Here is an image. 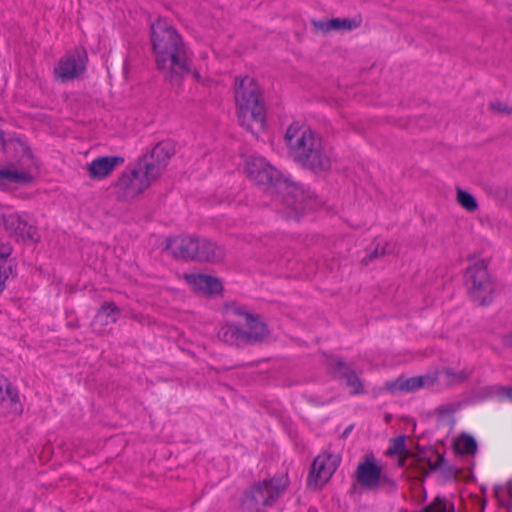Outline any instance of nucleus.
I'll return each mask as SVG.
<instances>
[{
  "instance_id": "nucleus-1",
  "label": "nucleus",
  "mask_w": 512,
  "mask_h": 512,
  "mask_svg": "<svg viewBox=\"0 0 512 512\" xmlns=\"http://www.w3.org/2000/svg\"><path fill=\"white\" fill-rule=\"evenodd\" d=\"M150 40L157 67L168 77L184 73L201 83L208 77L198 70H190L187 47L177 30L164 18H157L151 24Z\"/></svg>"
},
{
  "instance_id": "nucleus-2",
  "label": "nucleus",
  "mask_w": 512,
  "mask_h": 512,
  "mask_svg": "<svg viewBox=\"0 0 512 512\" xmlns=\"http://www.w3.org/2000/svg\"><path fill=\"white\" fill-rule=\"evenodd\" d=\"M244 169L255 184L264 187L271 194H277L287 206L296 211L306 210V202L311 198L310 193L303 186L292 182L288 175L276 169L265 158L249 157Z\"/></svg>"
},
{
  "instance_id": "nucleus-3",
  "label": "nucleus",
  "mask_w": 512,
  "mask_h": 512,
  "mask_svg": "<svg viewBox=\"0 0 512 512\" xmlns=\"http://www.w3.org/2000/svg\"><path fill=\"white\" fill-rule=\"evenodd\" d=\"M284 145L288 156L303 168L316 171L320 164V137L308 123L296 120L284 133Z\"/></svg>"
},
{
  "instance_id": "nucleus-4",
  "label": "nucleus",
  "mask_w": 512,
  "mask_h": 512,
  "mask_svg": "<svg viewBox=\"0 0 512 512\" xmlns=\"http://www.w3.org/2000/svg\"><path fill=\"white\" fill-rule=\"evenodd\" d=\"M235 101L241 126L259 135L266 127V110L261 91L250 76L235 80Z\"/></svg>"
},
{
  "instance_id": "nucleus-5",
  "label": "nucleus",
  "mask_w": 512,
  "mask_h": 512,
  "mask_svg": "<svg viewBox=\"0 0 512 512\" xmlns=\"http://www.w3.org/2000/svg\"><path fill=\"white\" fill-rule=\"evenodd\" d=\"M224 316L226 324L220 328L218 337L226 343L233 344L242 339L258 340L268 333L266 325L243 306L227 304Z\"/></svg>"
},
{
  "instance_id": "nucleus-6",
  "label": "nucleus",
  "mask_w": 512,
  "mask_h": 512,
  "mask_svg": "<svg viewBox=\"0 0 512 512\" xmlns=\"http://www.w3.org/2000/svg\"><path fill=\"white\" fill-rule=\"evenodd\" d=\"M354 492L376 491L380 488L394 489V481L386 473L384 464L374 454H365L358 462L352 476Z\"/></svg>"
},
{
  "instance_id": "nucleus-7",
  "label": "nucleus",
  "mask_w": 512,
  "mask_h": 512,
  "mask_svg": "<svg viewBox=\"0 0 512 512\" xmlns=\"http://www.w3.org/2000/svg\"><path fill=\"white\" fill-rule=\"evenodd\" d=\"M15 146L20 148L22 155L17 161L0 167V180L21 185L32 183L39 175V163L24 144L12 140L3 143L7 152Z\"/></svg>"
},
{
  "instance_id": "nucleus-8",
  "label": "nucleus",
  "mask_w": 512,
  "mask_h": 512,
  "mask_svg": "<svg viewBox=\"0 0 512 512\" xmlns=\"http://www.w3.org/2000/svg\"><path fill=\"white\" fill-rule=\"evenodd\" d=\"M465 285L472 300L479 305L490 304L495 295V283L484 259L472 261L466 269Z\"/></svg>"
},
{
  "instance_id": "nucleus-9",
  "label": "nucleus",
  "mask_w": 512,
  "mask_h": 512,
  "mask_svg": "<svg viewBox=\"0 0 512 512\" xmlns=\"http://www.w3.org/2000/svg\"><path fill=\"white\" fill-rule=\"evenodd\" d=\"M157 179V171L152 167L145 168L142 164L123 173L114 189L116 197L122 201H128L142 194L153 181Z\"/></svg>"
},
{
  "instance_id": "nucleus-10",
  "label": "nucleus",
  "mask_w": 512,
  "mask_h": 512,
  "mask_svg": "<svg viewBox=\"0 0 512 512\" xmlns=\"http://www.w3.org/2000/svg\"><path fill=\"white\" fill-rule=\"evenodd\" d=\"M439 380L437 370H429L426 374L413 377H399L395 380L386 382L385 389L393 394H404L417 392L420 389H426L434 386Z\"/></svg>"
},
{
  "instance_id": "nucleus-11",
  "label": "nucleus",
  "mask_w": 512,
  "mask_h": 512,
  "mask_svg": "<svg viewBox=\"0 0 512 512\" xmlns=\"http://www.w3.org/2000/svg\"><path fill=\"white\" fill-rule=\"evenodd\" d=\"M87 54L84 49L76 48L63 56L56 67L54 74L61 81L73 80L86 69Z\"/></svg>"
},
{
  "instance_id": "nucleus-12",
  "label": "nucleus",
  "mask_w": 512,
  "mask_h": 512,
  "mask_svg": "<svg viewBox=\"0 0 512 512\" xmlns=\"http://www.w3.org/2000/svg\"><path fill=\"white\" fill-rule=\"evenodd\" d=\"M5 228L23 240L36 241L37 228L34 219L28 214L11 213L3 217Z\"/></svg>"
},
{
  "instance_id": "nucleus-13",
  "label": "nucleus",
  "mask_w": 512,
  "mask_h": 512,
  "mask_svg": "<svg viewBox=\"0 0 512 512\" xmlns=\"http://www.w3.org/2000/svg\"><path fill=\"white\" fill-rule=\"evenodd\" d=\"M323 364H325L327 371L333 376L345 379L351 393L360 394L364 391V385L358 375L339 358L326 356L325 359H322Z\"/></svg>"
},
{
  "instance_id": "nucleus-14",
  "label": "nucleus",
  "mask_w": 512,
  "mask_h": 512,
  "mask_svg": "<svg viewBox=\"0 0 512 512\" xmlns=\"http://www.w3.org/2000/svg\"><path fill=\"white\" fill-rule=\"evenodd\" d=\"M287 479L285 476L274 478L264 482L253 489V498L257 503L270 505L286 488Z\"/></svg>"
},
{
  "instance_id": "nucleus-15",
  "label": "nucleus",
  "mask_w": 512,
  "mask_h": 512,
  "mask_svg": "<svg viewBox=\"0 0 512 512\" xmlns=\"http://www.w3.org/2000/svg\"><path fill=\"white\" fill-rule=\"evenodd\" d=\"M184 279L193 291L204 295L220 293L223 288L219 279L206 274H186Z\"/></svg>"
},
{
  "instance_id": "nucleus-16",
  "label": "nucleus",
  "mask_w": 512,
  "mask_h": 512,
  "mask_svg": "<svg viewBox=\"0 0 512 512\" xmlns=\"http://www.w3.org/2000/svg\"><path fill=\"white\" fill-rule=\"evenodd\" d=\"M175 153L174 144L171 141L158 143L151 151L150 157L142 164L145 168L152 167L157 171V178L167 165L168 159Z\"/></svg>"
},
{
  "instance_id": "nucleus-17",
  "label": "nucleus",
  "mask_w": 512,
  "mask_h": 512,
  "mask_svg": "<svg viewBox=\"0 0 512 512\" xmlns=\"http://www.w3.org/2000/svg\"><path fill=\"white\" fill-rule=\"evenodd\" d=\"M122 163L123 159L118 156H100L87 165V173L93 180H103Z\"/></svg>"
},
{
  "instance_id": "nucleus-18",
  "label": "nucleus",
  "mask_w": 512,
  "mask_h": 512,
  "mask_svg": "<svg viewBox=\"0 0 512 512\" xmlns=\"http://www.w3.org/2000/svg\"><path fill=\"white\" fill-rule=\"evenodd\" d=\"M198 239L191 236H177L169 239L168 249L177 258L197 259Z\"/></svg>"
},
{
  "instance_id": "nucleus-19",
  "label": "nucleus",
  "mask_w": 512,
  "mask_h": 512,
  "mask_svg": "<svg viewBox=\"0 0 512 512\" xmlns=\"http://www.w3.org/2000/svg\"><path fill=\"white\" fill-rule=\"evenodd\" d=\"M198 244L199 246L197 247V260L218 261L222 259L224 251L215 243L206 239H198Z\"/></svg>"
},
{
  "instance_id": "nucleus-20",
  "label": "nucleus",
  "mask_w": 512,
  "mask_h": 512,
  "mask_svg": "<svg viewBox=\"0 0 512 512\" xmlns=\"http://www.w3.org/2000/svg\"><path fill=\"white\" fill-rule=\"evenodd\" d=\"M361 23L360 18H334L322 22V32L323 31H351L357 27H359Z\"/></svg>"
},
{
  "instance_id": "nucleus-21",
  "label": "nucleus",
  "mask_w": 512,
  "mask_h": 512,
  "mask_svg": "<svg viewBox=\"0 0 512 512\" xmlns=\"http://www.w3.org/2000/svg\"><path fill=\"white\" fill-rule=\"evenodd\" d=\"M119 311L113 303H105L95 316L93 326L107 325L117 320Z\"/></svg>"
},
{
  "instance_id": "nucleus-22",
  "label": "nucleus",
  "mask_w": 512,
  "mask_h": 512,
  "mask_svg": "<svg viewBox=\"0 0 512 512\" xmlns=\"http://www.w3.org/2000/svg\"><path fill=\"white\" fill-rule=\"evenodd\" d=\"M0 399L3 402L9 401L11 404V410L14 413L21 412V406L18 402L16 393L11 389L9 382L3 376L0 375Z\"/></svg>"
},
{
  "instance_id": "nucleus-23",
  "label": "nucleus",
  "mask_w": 512,
  "mask_h": 512,
  "mask_svg": "<svg viewBox=\"0 0 512 512\" xmlns=\"http://www.w3.org/2000/svg\"><path fill=\"white\" fill-rule=\"evenodd\" d=\"M341 462V456L338 453H327L322 455V480L327 481L337 470Z\"/></svg>"
},
{
  "instance_id": "nucleus-24",
  "label": "nucleus",
  "mask_w": 512,
  "mask_h": 512,
  "mask_svg": "<svg viewBox=\"0 0 512 512\" xmlns=\"http://www.w3.org/2000/svg\"><path fill=\"white\" fill-rule=\"evenodd\" d=\"M454 449L462 455H473L477 450V443L473 437L463 434L454 441Z\"/></svg>"
},
{
  "instance_id": "nucleus-25",
  "label": "nucleus",
  "mask_w": 512,
  "mask_h": 512,
  "mask_svg": "<svg viewBox=\"0 0 512 512\" xmlns=\"http://www.w3.org/2000/svg\"><path fill=\"white\" fill-rule=\"evenodd\" d=\"M456 201L467 212L472 213L478 209V202L476 198L462 188L456 189Z\"/></svg>"
},
{
  "instance_id": "nucleus-26",
  "label": "nucleus",
  "mask_w": 512,
  "mask_h": 512,
  "mask_svg": "<svg viewBox=\"0 0 512 512\" xmlns=\"http://www.w3.org/2000/svg\"><path fill=\"white\" fill-rule=\"evenodd\" d=\"M424 512H454L453 505L443 497H436L432 503L423 509Z\"/></svg>"
},
{
  "instance_id": "nucleus-27",
  "label": "nucleus",
  "mask_w": 512,
  "mask_h": 512,
  "mask_svg": "<svg viewBox=\"0 0 512 512\" xmlns=\"http://www.w3.org/2000/svg\"><path fill=\"white\" fill-rule=\"evenodd\" d=\"M394 250V245L385 240H378L374 250L369 255V260H372L376 257L383 256L385 254L392 253Z\"/></svg>"
},
{
  "instance_id": "nucleus-28",
  "label": "nucleus",
  "mask_w": 512,
  "mask_h": 512,
  "mask_svg": "<svg viewBox=\"0 0 512 512\" xmlns=\"http://www.w3.org/2000/svg\"><path fill=\"white\" fill-rule=\"evenodd\" d=\"M14 264L13 262L0 261V292L5 288L7 280L13 275Z\"/></svg>"
},
{
  "instance_id": "nucleus-29",
  "label": "nucleus",
  "mask_w": 512,
  "mask_h": 512,
  "mask_svg": "<svg viewBox=\"0 0 512 512\" xmlns=\"http://www.w3.org/2000/svg\"><path fill=\"white\" fill-rule=\"evenodd\" d=\"M436 370L439 372V378L441 376H445L446 377V382L449 383V384L457 382V381L462 380V379L465 378V374L463 372H455L451 368H445V369H442V370L436 369Z\"/></svg>"
},
{
  "instance_id": "nucleus-30",
  "label": "nucleus",
  "mask_w": 512,
  "mask_h": 512,
  "mask_svg": "<svg viewBox=\"0 0 512 512\" xmlns=\"http://www.w3.org/2000/svg\"><path fill=\"white\" fill-rule=\"evenodd\" d=\"M492 393L501 401H512V386L492 387Z\"/></svg>"
},
{
  "instance_id": "nucleus-31",
  "label": "nucleus",
  "mask_w": 512,
  "mask_h": 512,
  "mask_svg": "<svg viewBox=\"0 0 512 512\" xmlns=\"http://www.w3.org/2000/svg\"><path fill=\"white\" fill-rule=\"evenodd\" d=\"M317 461L318 457L314 460L310 475L307 479V484L312 489H317L319 486L320 467H317Z\"/></svg>"
},
{
  "instance_id": "nucleus-32",
  "label": "nucleus",
  "mask_w": 512,
  "mask_h": 512,
  "mask_svg": "<svg viewBox=\"0 0 512 512\" xmlns=\"http://www.w3.org/2000/svg\"><path fill=\"white\" fill-rule=\"evenodd\" d=\"M460 407L459 403H446L438 407V412L441 415H451L456 412Z\"/></svg>"
},
{
  "instance_id": "nucleus-33",
  "label": "nucleus",
  "mask_w": 512,
  "mask_h": 512,
  "mask_svg": "<svg viewBox=\"0 0 512 512\" xmlns=\"http://www.w3.org/2000/svg\"><path fill=\"white\" fill-rule=\"evenodd\" d=\"M12 253V247L9 244H2L0 246V261L1 262H12L9 256Z\"/></svg>"
},
{
  "instance_id": "nucleus-34",
  "label": "nucleus",
  "mask_w": 512,
  "mask_h": 512,
  "mask_svg": "<svg viewBox=\"0 0 512 512\" xmlns=\"http://www.w3.org/2000/svg\"><path fill=\"white\" fill-rule=\"evenodd\" d=\"M491 109L500 114H508L511 111L510 107L507 104L500 102L492 103Z\"/></svg>"
},
{
  "instance_id": "nucleus-35",
  "label": "nucleus",
  "mask_w": 512,
  "mask_h": 512,
  "mask_svg": "<svg viewBox=\"0 0 512 512\" xmlns=\"http://www.w3.org/2000/svg\"><path fill=\"white\" fill-rule=\"evenodd\" d=\"M404 450H405L404 440L403 439H398V440L395 441L394 448L391 449V452L403 454Z\"/></svg>"
},
{
  "instance_id": "nucleus-36",
  "label": "nucleus",
  "mask_w": 512,
  "mask_h": 512,
  "mask_svg": "<svg viewBox=\"0 0 512 512\" xmlns=\"http://www.w3.org/2000/svg\"><path fill=\"white\" fill-rule=\"evenodd\" d=\"M475 507L478 509V512H484L486 501L483 498L475 497L473 499Z\"/></svg>"
},
{
  "instance_id": "nucleus-37",
  "label": "nucleus",
  "mask_w": 512,
  "mask_h": 512,
  "mask_svg": "<svg viewBox=\"0 0 512 512\" xmlns=\"http://www.w3.org/2000/svg\"><path fill=\"white\" fill-rule=\"evenodd\" d=\"M502 340L506 347L512 349V329L503 336Z\"/></svg>"
},
{
  "instance_id": "nucleus-38",
  "label": "nucleus",
  "mask_w": 512,
  "mask_h": 512,
  "mask_svg": "<svg viewBox=\"0 0 512 512\" xmlns=\"http://www.w3.org/2000/svg\"><path fill=\"white\" fill-rule=\"evenodd\" d=\"M321 167H322V170H324V168H325V164H324V161H323V160H322Z\"/></svg>"
},
{
  "instance_id": "nucleus-39",
  "label": "nucleus",
  "mask_w": 512,
  "mask_h": 512,
  "mask_svg": "<svg viewBox=\"0 0 512 512\" xmlns=\"http://www.w3.org/2000/svg\"><path fill=\"white\" fill-rule=\"evenodd\" d=\"M510 496L512 498V486H511V489H510Z\"/></svg>"
}]
</instances>
